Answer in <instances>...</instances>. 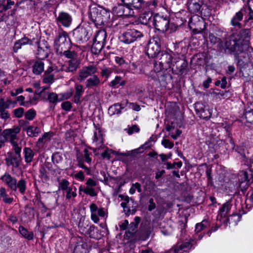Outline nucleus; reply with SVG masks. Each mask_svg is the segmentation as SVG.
<instances>
[{"mask_svg":"<svg viewBox=\"0 0 253 253\" xmlns=\"http://www.w3.org/2000/svg\"><path fill=\"white\" fill-rule=\"evenodd\" d=\"M69 187L70 183L66 179H63L59 181V189L64 192Z\"/></svg>","mask_w":253,"mask_h":253,"instance_id":"obj_55","label":"nucleus"},{"mask_svg":"<svg viewBox=\"0 0 253 253\" xmlns=\"http://www.w3.org/2000/svg\"><path fill=\"white\" fill-rule=\"evenodd\" d=\"M125 84V82L121 80V77L120 76H116L115 78L110 83V86L112 87H115L116 86L124 85Z\"/></svg>","mask_w":253,"mask_h":253,"instance_id":"obj_53","label":"nucleus"},{"mask_svg":"<svg viewBox=\"0 0 253 253\" xmlns=\"http://www.w3.org/2000/svg\"><path fill=\"white\" fill-rule=\"evenodd\" d=\"M33 72L35 75H40L44 70V63L41 61H36L32 67Z\"/></svg>","mask_w":253,"mask_h":253,"instance_id":"obj_37","label":"nucleus"},{"mask_svg":"<svg viewBox=\"0 0 253 253\" xmlns=\"http://www.w3.org/2000/svg\"><path fill=\"white\" fill-rule=\"evenodd\" d=\"M124 109V107L119 103H115L109 107L108 113L110 116H112L115 114L119 115L121 113L122 109Z\"/></svg>","mask_w":253,"mask_h":253,"instance_id":"obj_33","label":"nucleus"},{"mask_svg":"<svg viewBox=\"0 0 253 253\" xmlns=\"http://www.w3.org/2000/svg\"><path fill=\"white\" fill-rule=\"evenodd\" d=\"M247 12L246 6H243L239 11L236 12L230 21V24L234 27L241 28L242 24L241 21L243 19L244 15Z\"/></svg>","mask_w":253,"mask_h":253,"instance_id":"obj_19","label":"nucleus"},{"mask_svg":"<svg viewBox=\"0 0 253 253\" xmlns=\"http://www.w3.org/2000/svg\"><path fill=\"white\" fill-rule=\"evenodd\" d=\"M230 203L227 202L224 203L221 208L219 209V214L221 217H225L227 213L229 211L231 208Z\"/></svg>","mask_w":253,"mask_h":253,"instance_id":"obj_46","label":"nucleus"},{"mask_svg":"<svg viewBox=\"0 0 253 253\" xmlns=\"http://www.w3.org/2000/svg\"><path fill=\"white\" fill-rule=\"evenodd\" d=\"M162 144L165 147L171 149L173 146V143L170 142L169 139H164L162 141Z\"/></svg>","mask_w":253,"mask_h":253,"instance_id":"obj_63","label":"nucleus"},{"mask_svg":"<svg viewBox=\"0 0 253 253\" xmlns=\"http://www.w3.org/2000/svg\"><path fill=\"white\" fill-rule=\"evenodd\" d=\"M204 234L202 233H196L195 239H191L188 242L178 243L175 246L174 253H183L188 252L192 248L193 243H195V240L198 238L199 240H201Z\"/></svg>","mask_w":253,"mask_h":253,"instance_id":"obj_9","label":"nucleus"},{"mask_svg":"<svg viewBox=\"0 0 253 253\" xmlns=\"http://www.w3.org/2000/svg\"><path fill=\"white\" fill-rule=\"evenodd\" d=\"M54 15L55 22L58 26L68 28L71 25L73 18L69 13L62 11H60L58 14L55 12Z\"/></svg>","mask_w":253,"mask_h":253,"instance_id":"obj_10","label":"nucleus"},{"mask_svg":"<svg viewBox=\"0 0 253 253\" xmlns=\"http://www.w3.org/2000/svg\"><path fill=\"white\" fill-rule=\"evenodd\" d=\"M188 26L195 34L202 33L206 27L203 19L197 15H194L190 18Z\"/></svg>","mask_w":253,"mask_h":253,"instance_id":"obj_8","label":"nucleus"},{"mask_svg":"<svg viewBox=\"0 0 253 253\" xmlns=\"http://www.w3.org/2000/svg\"><path fill=\"white\" fill-rule=\"evenodd\" d=\"M75 41L79 44L86 42L91 36V31L89 26H78L73 31Z\"/></svg>","mask_w":253,"mask_h":253,"instance_id":"obj_5","label":"nucleus"},{"mask_svg":"<svg viewBox=\"0 0 253 253\" xmlns=\"http://www.w3.org/2000/svg\"><path fill=\"white\" fill-rule=\"evenodd\" d=\"M157 59L159 60V69L164 68V65H167L166 67L171 68L172 65V56L166 51H162Z\"/></svg>","mask_w":253,"mask_h":253,"instance_id":"obj_15","label":"nucleus"},{"mask_svg":"<svg viewBox=\"0 0 253 253\" xmlns=\"http://www.w3.org/2000/svg\"><path fill=\"white\" fill-rule=\"evenodd\" d=\"M52 161L54 164H59L63 160L62 154L59 152H55L52 154Z\"/></svg>","mask_w":253,"mask_h":253,"instance_id":"obj_54","label":"nucleus"},{"mask_svg":"<svg viewBox=\"0 0 253 253\" xmlns=\"http://www.w3.org/2000/svg\"><path fill=\"white\" fill-rule=\"evenodd\" d=\"M43 78V82L45 84H52L54 82L53 75H44Z\"/></svg>","mask_w":253,"mask_h":253,"instance_id":"obj_62","label":"nucleus"},{"mask_svg":"<svg viewBox=\"0 0 253 253\" xmlns=\"http://www.w3.org/2000/svg\"><path fill=\"white\" fill-rule=\"evenodd\" d=\"M202 5V2L199 0H188L187 1L188 10L193 13L199 12L201 8Z\"/></svg>","mask_w":253,"mask_h":253,"instance_id":"obj_26","label":"nucleus"},{"mask_svg":"<svg viewBox=\"0 0 253 253\" xmlns=\"http://www.w3.org/2000/svg\"><path fill=\"white\" fill-rule=\"evenodd\" d=\"M195 109L197 114L201 118L208 120L211 116V110L207 108L203 104L200 103L195 104Z\"/></svg>","mask_w":253,"mask_h":253,"instance_id":"obj_20","label":"nucleus"},{"mask_svg":"<svg viewBox=\"0 0 253 253\" xmlns=\"http://www.w3.org/2000/svg\"><path fill=\"white\" fill-rule=\"evenodd\" d=\"M153 22L155 28L163 33L170 29L172 25L170 23L169 16L161 15L159 13L154 15Z\"/></svg>","mask_w":253,"mask_h":253,"instance_id":"obj_4","label":"nucleus"},{"mask_svg":"<svg viewBox=\"0 0 253 253\" xmlns=\"http://www.w3.org/2000/svg\"><path fill=\"white\" fill-rule=\"evenodd\" d=\"M232 33L225 39L224 42V49L229 54L233 55L236 58L238 59V63L244 64L248 63L249 58L244 56L245 61L240 58L241 54H248L247 51L250 46V40L252 36L251 29L243 28L232 30Z\"/></svg>","mask_w":253,"mask_h":253,"instance_id":"obj_1","label":"nucleus"},{"mask_svg":"<svg viewBox=\"0 0 253 253\" xmlns=\"http://www.w3.org/2000/svg\"><path fill=\"white\" fill-rule=\"evenodd\" d=\"M72 43L67 33L64 31L58 32L54 40V47L58 54L68 48L71 47Z\"/></svg>","mask_w":253,"mask_h":253,"instance_id":"obj_3","label":"nucleus"},{"mask_svg":"<svg viewBox=\"0 0 253 253\" xmlns=\"http://www.w3.org/2000/svg\"><path fill=\"white\" fill-rule=\"evenodd\" d=\"M140 220V217L136 216L134 218V221L131 222L130 224L128 225V233L129 234L130 236H132L135 233L136 229L138 227Z\"/></svg>","mask_w":253,"mask_h":253,"instance_id":"obj_39","label":"nucleus"},{"mask_svg":"<svg viewBox=\"0 0 253 253\" xmlns=\"http://www.w3.org/2000/svg\"><path fill=\"white\" fill-rule=\"evenodd\" d=\"M66 192V198L67 199H70L72 198H75L77 194V188L73 185H71L65 191Z\"/></svg>","mask_w":253,"mask_h":253,"instance_id":"obj_45","label":"nucleus"},{"mask_svg":"<svg viewBox=\"0 0 253 253\" xmlns=\"http://www.w3.org/2000/svg\"><path fill=\"white\" fill-rule=\"evenodd\" d=\"M76 161L77 162V165L79 167L84 169L87 175L90 174L91 170L90 168L84 164V162L85 161L83 156H77Z\"/></svg>","mask_w":253,"mask_h":253,"instance_id":"obj_40","label":"nucleus"},{"mask_svg":"<svg viewBox=\"0 0 253 253\" xmlns=\"http://www.w3.org/2000/svg\"><path fill=\"white\" fill-rule=\"evenodd\" d=\"M86 186L84 187L83 192L91 197H95L97 195L98 192L95 189L97 182L93 179L89 178L87 179Z\"/></svg>","mask_w":253,"mask_h":253,"instance_id":"obj_22","label":"nucleus"},{"mask_svg":"<svg viewBox=\"0 0 253 253\" xmlns=\"http://www.w3.org/2000/svg\"><path fill=\"white\" fill-rule=\"evenodd\" d=\"M89 222L85 219L84 217H82L78 223V228L80 233L84 234L89 227Z\"/></svg>","mask_w":253,"mask_h":253,"instance_id":"obj_35","label":"nucleus"},{"mask_svg":"<svg viewBox=\"0 0 253 253\" xmlns=\"http://www.w3.org/2000/svg\"><path fill=\"white\" fill-rule=\"evenodd\" d=\"M0 179L12 191L13 190L14 188H16L15 184L17 180L16 178L12 176L9 173H5L1 177Z\"/></svg>","mask_w":253,"mask_h":253,"instance_id":"obj_25","label":"nucleus"},{"mask_svg":"<svg viewBox=\"0 0 253 253\" xmlns=\"http://www.w3.org/2000/svg\"><path fill=\"white\" fill-rule=\"evenodd\" d=\"M88 14L92 22L97 24L104 23L110 17L109 10L96 5L89 7Z\"/></svg>","mask_w":253,"mask_h":253,"instance_id":"obj_2","label":"nucleus"},{"mask_svg":"<svg viewBox=\"0 0 253 253\" xmlns=\"http://www.w3.org/2000/svg\"><path fill=\"white\" fill-rule=\"evenodd\" d=\"M19 232L22 237L28 240H32L34 239V233L28 231L23 226H20L19 227Z\"/></svg>","mask_w":253,"mask_h":253,"instance_id":"obj_36","label":"nucleus"},{"mask_svg":"<svg viewBox=\"0 0 253 253\" xmlns=\"http://www.w3.org/2000/svg\"><path fill=\"white\" fill-rule=\"evenodd\" d=\"M245 117L248 123L253 124V109L246 111L245 113Z\"/></svg>","mask_w":253,"mask_h":253,"instance_id":"obj_59","label":"nucleus"},{"mask_svg":"<svg viewBox=\"0 0 253 253\" xmlns=\"http://www.w3.org/2000/svg\"><path fill=\"white\" fill-rule=\"evenodd\" d=\"M20 162V156L12 155L5 159L6 165L7 166H12L14 168H17L19 167Z\"/></svg>","mask_w":253,"mask_h":253,"instance_id":"obj_28","label":"nucleus"},{"mask_svg":"<svg viewBox=\"0 0 253 253\" xmlns=\"http://www.w3.org/2000/svg\"><path fill=\"white\" fill-rule=\"evenodd\" d=\"M24 159L26 163H30L33 161L34 156L33 151L29 147H25L24 149Z\"/></svg>","mask_w":253,"mask_h":253,"instance_id":"obj_44","label":"nucleus"},{"mask_svg":"<svg viewBox=\"0 0 253 253\" xmlns=\"http://www.w3.org/2000/svg\"><path fill=\"white\" fill-rule=\"evenodd\" d=\"M174 64L173 66H175V68L178 71L180 75H182L187 72L188 62L185 58H177L174 59Z\"/></svg>","mask_w":253,"mask_h":253,"instance_id":"obj_24","label":"nucleus"},{"mask_svg":"<svg viewBox=\"0 0 253 253\" xmlns=\"http://www.w3.org/2000/svg\"><path fill=\"white\" fill-rule=\"evenodd\" d=\"M107 34L106 32L103 30H99L96 33L95 37L93 39V41L97 42H101L105 44Z\"/></svg>","mask_w":253,"mask_h":253,"instance_id":"obj_38","label":"nucleus"},{"mask_svg":"<svg viewBox=\"0 0 253 253\" xmlns=\"http://www.w3.org/2000/svg\"><path fill=\"white\" fill-rule=\"evenodd\" d=\"M75 94L74 97V102L76 104L80 103V98L83 95L84 90L83 86L81 84H75Z\"/></svg>","mask_w":253,"mask_h":253,"instance_id":"obj_32","label":"nucleus"},{"mask_svg":"<svg viewBox=\"0 0 253 253\" xmlns=\"http://www.w3.org/2000/svg\"><path fill=\"white\" fill-rule=\"evenodd\" d=\"M80 64V61L78 59H72L65 62L61 68L62 71L66 72H76Z\"/></svg>","mask_w":253,"mask_h":253,"instance_id":"obj_21","label":"nucleus"},{"mask_svg":"<svg viewBox=\"0 0 253 253\" xmlns=\"http://www.w3.org/2000/svg\"><path fill=\"white\" fill-rule=\"evenodd\" d=\"M112 72L113 69L111 68L104 67L101 70V75L102 77L108 79Z\"/></svg>","mask_w":253,"mask_h":253,"instance_id":"obj_57","label":"nucleus"},{"mask_svg":"<svg viewBox=\"0 0 253 253\" xmlns=\"http://www.w3.org/2000/svg\"><path fill=\"white\" fill-rule=\"evenodd\" d=\"M24 112V110L22 107H19L14 110V114L17 118H21L23 116Z\"/></svg>","mask_w":253,"mask_h":253,"instance_id":"obj_64","label":"nucleus"},{"mask_svg":"<svg viewBox=\"0 0 253 253\" xmlns=\"http://www.w3.org/2000/svg\"><path fill=\"white\" fill-rule=\"evenodd\" d=\"M50 135L48 132H45L41 137H40L37 141V145L39 147H42L43 144L49 141L50 139Z\"/></svg>","mask_w":253,"mask_h":253,"instance_id":"obj_48","label":"nucleus"},{"mask_svg":"<svg viewBox=\"0 0 253 253\" xmlns=\"http://www.w3.org/2000/svg\"><path fill=\"white\" fill-rule=\"evenodd\" d=\"M244 6H246V10L249 11L247 21L253 19V0H248L246 4Z\"/></svg>","mask_w":253,"mask_h":253,"instance_id":"obj_49","label":"nucleus"},{"mask_svg":"<svg viewBox=\"0 0 253 253\" xmlns=\"http://www.w3.org/2000/svg\"><path fill=\"white\" fill-rule=\"evenodd\" d=\"M16 188H14L13 191H19L21 194H25L27 189V181L25 179L21 178L18 181H17L15 184Z\"/></svg>","mask_w":253,"mask_h":253,"instance_id":"obj_30","label":"nucleus"},{"mask_svg":"<svg viewBox=\"0 0 253 253\" xmlns=\"http://www.w3.org/2000/svg\"><path fill=\"white\" fill-rule=\"evenodd\" d=\"M38 49L36 52V57L40 59H44L47 58L50 53V46L45 40L37 42Z\"/></svg>","mask_w":253,"mask_h":253,"instance_id":"obj_13","label":"nucleus"},{"mask_svg":"<svg viewBox=\"0 0 253 253\" xmlns=\"http://www.w3.org/2000/svg\"><path fill=\"white\" fill-rule=\"evenodd\" d=\"M5 2V0H0V12L2 13L10 9L14 4V1L11 0H7L6 4Z\"/></svg>","mask_w":253,"mask_h":253,"instance_id":"obj_43","label":"nucleus"},{"mask_svg":"<svg viewBox=\"0 0 253 253\" xmlns=\"http://www.w3.org/2000/svg\"><path fill=\"white\" fill-rule=\"evenodd\" d=\"M113 11L119 16L133 17L135 15L134 10L123 2L118 3L114 6Z\"/></svg>","mask_w":253,"mask_h":253,"instance_id":"obj_14","label":"nucleus"},{"mask_svg":"<svg viewBox=\"0 0 253 253\" xmlns=\"http://www.w3.org/2000/svg\"><path fill=\"white\" fill-rule=\"evenodd\" d=\"M86 250L84 245L79 244L76 245L74 248L73 253H86Z\"/></svg>","mask_w":253,"mask_h":253,"instance_id":"obj_56","label":"nucleus"},{"mask_svg":"<svg viewBox=\"0 0 253 253\" xmlns=\"http://www.w3.org/2000/svg\"><path fill=\"white\" fill-rule=\"evenodd\" d=\"M99 230L94 225H90L84 235L88 236L91 238L98 239L100 238L98 234Z\"/></svg>","mask_w":253,"mask_h":253,"instance_id":"obj_34","label":"nucleus"},{"mask_svg":"<svg viewBox=\"0 0 253 253\" xmlns=\"http://www.w3.org/2000/svg\"><path fill=\"white\" fill-rule=\"evenodd\" d=\"M59 96L60 97L59 99V101H61L63 100H66L70 98L73 95L72 91H67L64 93H59Z\"/></svg>","mask_w":253,"mask_h":253,"instance_id":"obj_60","label":"nucleus"},{"mask_svg":"<svg viewBox=\"0 0 253 253\" xmlns=\"http://www.w3.org/2000/svg\"><path fill=\"white\" fill-rule=\"evenodd\" d=\"M129 202V199L128 197H126L125 198L124 201L121 204V205L123 208L124 211L127 214L131 213Z\"/></svg>","mask_w":253,"mask_h":253,"instance_id":"obj_52","label":"nucleus"},{"mask_svg":"<svg viewBox=\"0 0 253 253\" xmlns=\"http://www.w3.org/2000/svg\"><path fill=\"white\" fill-rule=\"evenodd\" d=\"M94 126L96 128V130L94 132L92 137V144L97 148H103L104 144L103 142V135L101 132L99 125L97 126L94 123Z\"/></svg>","mask_w":253,"mask_h":253,"instance_id":"obj_23","label":"nucleus"},{"mask_svg":"<svg viewBox=\"0 0 253 253\" xmlns=\"http://www.w3.org/2000/svg\"><path fill=\"white\" fill-rule=\"evenodd\" d=\"M104 45L105 44H104V43L93 41L91 48V51L94 54H98Z\"/></svg>","mask_w":253,"mask_h":253,"instance_id":"obj_47","label":"nucleus"},{"mask_svg":"<svg viewBox=\"0 0 253 253\" xmlns=\"http://www.w3.org/2000/svg\"><path fill=\"white\" fill-rule=\"evenodd\" d=\"M161 40L159 36H154L148 43L146 53L149 58H156L161 52Z\"/></svg>","mask_w":253,"mask_h":253,"instance_id":"obj_6","label":"nucleus"},{"mask_svg":"<svg viewBox=\"0 0 253 253\" xmlns=\"http://www.w3.org/2000/svg\"><path fill=\"white\" fill-rule=\"evenodd\" d=\"M155 72H151L150 77L154 80H158L162 85L165 86L167 84V78L168 77L167 74L160 72L161 70L159 69L157 63L154 65Z\"/></svg>","mask_w":253,"mask_h":253,"instance_id":"obj_17","label":"nucleus"},{"mask_svg":"<svg viewBox=\"0 0 253 253\" xmlns=\"http://www.w3.org/2000/svg\"><path fill=\"white\" fill-rule=\"evenodd\" d=\"M23 130L26 131L29 137H37L41 133V129L38 126H29L24 127Z\"/></svg>","mask_w":253,"mask_h":253,"instance_id":"obj_31","label":"nucleus"},{"mask_svg":"<svg viewBox=\"0 0 253 253\" xmlns=\"http://www.w3.org/2000/svg\"><path fill=\"white\" fill-rule=\"evenodd\" d=\"M101 80L99 78L95 75H93L85 82V87L88 88L97 87L101 84Z\"/></svg>","mask_w":253,"mask_h":253,"instance_id":"obj_27","label":"nucleus"},{"mask_svg":"<svg viewBox=\"0 0 253 253\" xmlns=\"http://www.w3.org/2000/svg\"><path fill=\"white\" fill-rule=\"evenodd\" d=\"M26 44H32V41L29 39L27 37H24L23 38L16 41L14 44L13 51L17 52L22 46Z\"/></svg>","mask_w":253,"mask_h":253,"instance_id":"obj_29","label":"nucleus"},{"mask_svg":"<svg viewBox=\"0 0 253 253\" xmlns=\"http://www.w3.org/2000/svg\"><path fill=\"white\" fill-rule=\"evenodd\" d=\"M143 37V34L140 31L134 29H127L120 37V40L126 44H130L139 40Z\"/></svg>","mask_w":253,"mask_h":253,"instance_id":"obj_7","label":"nucleus"},{"mask_svg":"<svg viewBox=\"0 0 253 253\" xmlns=\"http://www.w3.org/2000/svg\"><path fill=\"white\" fill-rule=\"evenodd\" d=\"M152 15V13L149 11H145L140 15L138 20L140 23L146 25L150 20Z\"/></svg>","mask_w":253,"mask_h":253,"instance_id":"obj_41","label":"nucleus"},{"mask_svg":"<svg viewBox=\"0 0 253 253\" xmlns=\"http://www.w3.org/2000/svg\"><path fill=\"white\" fill-rule=\"evenodd\" d=\"M97 71V68L93 64L84 66L79 71L78 80L80 82H83L88 77L94 75Z\"/></svg>","mask_w":253,"mask_h":253,"instance_id":"obj_12","label":"nucleus"},{"mask_svg":"<svg viewBox=\"0 0 253 253\" xmlns=\"http://www.w3.org/2000/svg\"><path fill=\"white\" fill-rule=\"evenodd\" d=\"M77 52L73 49V46H71V47L68 48L66 49V51H63L62 52L59 54L61 56H64L65 57L72 59H76L75 58L77 56Z\"/></svg>","mask_w":253,"mask_h":253,"instance_id":"obj_42","label":"nucleus"},{"mask_svg":"<svg viewBox=\"0 0 253 253\" xmlns=\"http://www.w3.org/2000/svg\"><path fill=\"white\" fill-rule=\"evenodd\" d=\"M209 224L208 221L206 219H204L200 223L196 224L195 226L196 233H200L202 230L205 229Z\"/></svg>","mask_w":253,"mask_h":253,"instance_id":"obj_50","label":"nucleus"},{"mask_svg":"<svg viewBox=\"0 0 253 253\" xmlns=\"http://www.w3.org/2000/svg\"><path fill=\"white\" fill-rule=\"evenodd\" d=\"M20 131V127L14 126L10 128L4 129L1 133V135L4 138V141H9L14 146H16L17 144L15 142V140L17 139V134L19 133Z\"/></svg>","mask_w":253,"mask_h":253,"instance_id":"obj_11","label":"nucleus"},{"mask_svg":"<svg viewBox=\"0 0 253 253\" xmlns=\"http://www.w3.org/2000/svg\"><path fill=\"white\" fill-rule=\"evenodd\" d=\"M128 7L139 11L143 10L147 3L144 0H120Z\"/></svg>","mask_w":253,"mask_h":253,"instance_id":"obj_18","label":"nucleus"},{"mask_svg":"<svg viewBox=\"0 0 253 253\" xmlns=\"http://www.w3.org/2000/svg\"><path fill=\"white\" fill-rule=\"evenodd\" d=\"M59 95L54 92H50L48 94L47 100L50 103H52L54 105L59 101Z\"/></svg>","mask_w":253,"mask_h":253,"instance_id":"obj_51","label":"nucleus"},{"mask_svg":"<svg viewBox=\"0 0 253 253\" xmlns=\"http://www.w3.org/2000/svg\"><path fill=\"white\" fill-rule=\"evenodd\" d=\"M91 212V219L94 223H97L99 221V216L104 217L106 214V211L104 208H98L94 203H91L89 205Z\"/></svg>","mask_w":253,"mask_h":253,"instance_id":"obj_16","label":"nucleus"},{"mask_svg":"<svg viewBox=\"0 0 253 253\" xmlns=\"http://www.w3.org/2000/svg\"><path fill=\"white\" fill-rule=\"evenodd\" d=\"M90 154L91 153H90L87 149H85L84 150V156H83L84 158V161L89 165H90L92 161L91 158L89 157Z\"/></svg>","mask_w":253,"mask_h":253,"instance_id":"obj_61","label":"nucleus"},{"mask_svg":"<svg viewBox=\"0 0 253 253\" xmlns=\"http://www.w3.org/2000/svg\"><path fill=\"white\" fill-rule=\"evenodd\" d=\"M36 115V112L35 110L31 109L27 111L25 114V118L28 120H33Z\"/></svg>","mask_w":253,"mask_h":253,"instance_id":"obj_58","label":"nucleus"}]
</instances>
